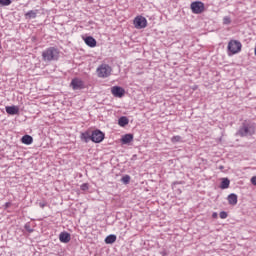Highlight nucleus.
<instances>
[{
	"mask_svg": "<svg viewBox=\"0 0 256 256\" xmlns=\"http://www.w3.org/2000/svg\"><path fill=\"white\" fill-rule=\"evenodd\" d=\"M255 129V123L245 120L240 126L237 135H239V137H251L252 135H255Z\"/></svg>",
	"mask_w": 256,
	"mask_h": 256,
	"instance_id": "obj_1",
	"label": "nucleus"
},
{
	"mask_svg": "<svg viewBox=\"0 0 256 256\" xmlns=\"http://www.w3.org/2000/svg\"><path fill=\"white\" fill-rule=\"evenodd\" d=\"M59 48L57 47H49L42 52V60L45 63H51V61H59L60 55Z\"/></svg>",
	"mask_w": 256,
	"mask_h": 256,
	"instance_id": "obj_2",
	"label": "nucleus"
},
{
	"mask_svg": "<svg viewBox=\"0 0 256 256\" xmlns=\"http://www.w3.org/2000/svg\"><path fill=\"white\" fill-rule=\"evenodd\" d=\"M111 71L113 70L111 69V66H109V64H101L97 68L98 77H101L102 79L109 77V75H111Z\"/></svg>",
	"mask_w": 256,
	"mask_h": 256,
	"instance_id": "obj_3",
	"label": "nucleus"
},
{
	"mask_svg": "<svg viewBox=\"0 0 256 256\" xmlns=\"http://www.w3.org/2000/svg\"><path fill=\"white\" fill-rule=\"evenodd\" d=\"M242 47H243V45L241 44V42L237 41V40H231L228 43V51H230V53L232 55L239 53V51H241Z\"/></svg>",
	"mask_w": 256,
	"mask_h": 256,
	"instance_id": "obj_4",
	"label": "nucleus"
},
{
	"mask_svg": "<svg viewBox=\"0 0 256 256\" xmlns=\"http://www.w3.org/2000/svg\"><path fill=\"white\" fill-rule=\"evenodd\" d=\"M190 9L195 15H200V13H203V11H205V4L201 1H195L191 3Z\"/></svg>",
	"mask_w": 256,
	"mask_h": 256,
	"instance_id": "obj_5",
	"label": "nucleus"
},
{
	"mask_svg": "<svg viewBox=\"0 0 256 256\" xmlns=\"http://www.w3.org/2000/svg\"><path fill=\"white\" fill-rule=\"evenodd\" d=\"M103 139H105V133H103L101 130L96 129L92 131L91 141H93V143H101Z\"/></svg>",
	"mask_w": 256,
	"mask_h": 256,
	"instance_id": "obj_6",
	"label": "nucleus"
},
{
	"mask_svg": "<svg viewBox=\"0 0 256 256\" xmlns=\"http://www.w3.org/2000/svg\"><path fill=\"white\" fill-rule=\"evenodd\" d=\"M134 26L136 29H145V27H147V18L143 16H137L134 19Z\"/></svg>",
	"mask_w": 256,
	"mask_h": 256,
	"instance_id": "obj_7",
	"label": "nucleus"
},
{
	"mask_svg": "<svg viewBox=\"0 0 256 256\" xmlns=\"http://www.w3.org/2000/svg\"><path fill=\"white\" fill-rule=\"evenodd\" d=\"M70 87H72L74 91H79L81 89H85V83L79 78H74L70 83Z\"/></svg>",
	"mask_w": 256,
	"mask_h": 256,
	"instance_id": "obj_8",
	"label": "nucleus"
},
{
	"mask_svg": "<svg viewBox=\"0 0 256 256\" xmlns=\"http://www.w3.org/2000/svg\"><path fill=\"white\" fill-rule=\"evenodd\" d=\"M111 93L114 97H124L125 96V89L121 86H114L111 88Z\"/></svg>",
	"mask_w": 256,
	"mask_h": 256,
	"instance_id": "obj_9",
	"label": "nucleus"
},
{
	"mask_svg": "<svg viewBox=\"0 0 256 256\" xmlns=\"http://www.w3.org/2000/svg\"><path fill=\"white\" fill-rule=\"evenodd\" d=\"M84 43L88 47H97V40H95L93 36H87L86 38H84Z\"/></svg>",
	"mask_w": 256,
	"mask_h": 256,
	"instance_id": "obj_10",
	"label": "nucleus"
},
{
	"mask_svg": "<svg viewBox=\"0 0 256 256\" xmlns=\"http://www.w3.org/2000/svg\"><path fill=\"white\" fill-rule=\"evenodd\" d=\"M59 239L61 243H69V241H71V234H69V232H61Z\"/></svg>",
	"mask_w": 256,
	"mask_h": 256,
	"instance_id": "obj_11",
	"label": "nucleus"
},
{
	"mask_svg": "<svg viewBox=\"0 0 256 256\" xmlns=\"http://www.w3.org/2000/svg\"><path fill=\"white\" fill-rule=\"evenodd\" d=\"M8 115H19V106H6Z\"/></svg>",
	"mask_w": 256,
	"mask_h": 256,
	"instance_id": "obj_12",
	"label": "nucleus"
},
{
	"mask_svg": "<svg viewBox=\"0 0 256 256\" xmlns=\"http://www.w3.org/2000/svg\"><path fill=\"white\" fill-rule=\"evenodd\" d=\"M117 241V236L115 234H110L105 238L106 245H113Z\"/></svg>",
	"mask_w": 256,
	"mask_h": 256,
	"instance_id": "obj_13",
	"label": "nucleus"
},
{
	"mask_svg": "<svg viewBox=\"0 0 256 256\" xmlns=\"http://www.w3.org/2000/svg\"><path fill=\"white\" fill-rule=\"evenodd\" d=\"M131 141H133V134H125L121 138L123 145H128V143H131Z\"/></svg>",
	"mask_w": 256,
	"mask_h": 256,
	"instance_id": "obj_14",
	"label": "nucleus"
},
{
	"mask_svg": "<svg viewBox=\"0 0 256 256\" xmlns=\"http://www.w3.org/2000/svg\"><path fill=\"white\" fill-rule=\"evenodd\" d=\"M228 203L229 205H237L238 197L237 194L232 193L228 195Z\"/></svg>",
	"mask_w": 256,
	"mask_h": 256,
	"instance_id": "obj_15",
	"label": "nucleus"
},
{
	"mask_svg": "<svg viewBox=\"0 0 256 256\" xmlns=\"http://www.w3.org/2000/svg\"><path fill=\"white\" fill-rule=\"evenodd\" d=\"M21 141L24 145H31L33 143V137L26 134L21 138Z\"/></svg>",
	"mask_w": 256,
	"mask_h": 256,
	"instance_id": "obj_16",
	"label": "nucleus"
},
{
	"mask_svg": "<svg viewBox=\"0 0 256 256\" xmlns=\"http://www.w3.org/2000/svg\"><path fill=\"white\" fill-rule=\"evenodd\" d=\"M118 125H120V127H126V125H129V118H127V116L120 117L118 120Z\"/></svg>",
	"mask_w": 256,
	"mask_h": 256,
	"instance_id": "obj_17",
	"label": "nucleus"
},
{
	"mask_svg": "<svg viewBox=\"0 0 256 256\" xmlns=\"http://www.w3.org/2000/svg\"><path fill=\"white\" fill-rule=\"evenodd\" d=\"M230 184H231V181L229 180V178H223L220 184V189H229Z\"/></svg>",
	"mask_w": 256,
	"mask_h": 256,
	"instance_id": "obj_18",
	"label": "nucleus"
},
{
	"mask_svg": "<svg viewBox=\"0 0 256 256\" xmlns=\"http://www.w3.org/2000/svg\"><path fill=\"white\" fill-rule=\"evenodd\" d=\"M81 139L82 141H84L85 143H89V141H91V133L86 131L84 133L81 134Z\"/></svg>",
	"mask_w": 256,
	"mask_h": 256,
	"instance_id": "obj_19",
	"label": "nucleus"
},
{
	"mask_svg": "<svg viewBox=\"0 0 256 256\" xmlns=\"http://www.w3.org/2000/svg\"><path fill=\"white\" fill-rule=\"evenodd\" d=\"M25 15L28 19H35L37 17V10H30Z\"/></svg>",
	"mask_w": 256,
	"mask_h": 256,
	"instance_id": "obj_20",
	"label": "nucleus"
},
{
	"mask_svg": "<svg viewBox=\"0 0 256 256\" xmlns=\"http://www.w3.org/2000/svg\"><path fill=\"white\" fill-rule=\"evenodd\" d=\"M122 183H124V185H129L130 181H131V176L129 175H125L121 178Z\"/></svg>",
	"mask_w": 256,
	"mask_h": 256,
	"instance_id": "obj_21",
	"label": "nucleus"
},
{
	"mask_svg": "<svg viewBox=\"0 0 256 256\" xmlns=\"http://www.w3.org/2000/svg\"><path fill=\"white\" fill-rule=\"evenodd\" d=\"M12 1L11 0H0V7H7L11 5Z\"/></svg>",
	"mask_w": 256,
	"mask_h": 256,
	"instance_id": "obj_22",
	"label": "nucleus"
},
{
	"mask_svg": "<svg viewBox=\"0 0 256 256\" xmlns=\"http://www.w3.org/2000/svg\"><path fill=\"white\" fill-rule=\"evenodd\" d=\"M181 139H182L181 136L177 135V136H173L171 138V141L172 143H180Z\"/></svg>",
	"mask_w": 256,
	"mask_h": 256,
	"instance_id": "obj_23",
	"label": "nucleus"
},
{
	"mask_svg": "<svg viewBox=\"0 0 256 256\" xmlns=\"http://www.w3.org/2000/svg\"><path fill=\"white\" fill-rule=\"evenodd\" d=\"M223 24L224 25H231V17L226 16L223 18Z\"/></svg>",
	"mask_w": 256,
	"mask_h": 256,
	"instance_id": "obj_24",
	"label": "nucleus"
},
{
	"mask_svg": "<svg viewBox=\"0 0 256 256\" xmlns=\"http://www.w3.org/2000/svg\"><path fill=\"white\" fill-rule=\"evenodd\" d=\"M24 228H25L26 231H28V233H33V229L31 228V224L26 223Z\"/></svg>",
	"mask_w": 256,
	"mask_h": 256,
	"instance_id": "obj_25",
	"label": "nucleus"
},
{
	"mask_svg": "<svg viewBox=\"0 0 256 256\" xmlns=\"http://www.w3.org/2000/svg\"><path fill=\"white\" fill-rule=\"evenodd\" d=\"M81 191H88L89 190V184L84 183L80 186Z\"/></svg>",
	"mask_w": 256,
	"mask_h": 256,
	"instance_id": "obj_26",
	"label": "nucleus"
},
{
	"mask_svg": "<svg viewBox=\"0 0 256 256\" xmlns=\"http://www.w3.org/2000/svg\"><path fill=\"white\" fill-rule=\"evenodd\" d=\"M228 214L225 211L220 212V219H227Z\"/></svg>",
	"mask_w": 256,
	"mask_h": 256,
	"instance_id": "obj_27",
	"label": "nucleus"
},
{
	"mask_svg": "<svg viewBox=\"0 0 256 256\" xmlns=\"http://www.w3.org/2000/svg\"><path fill=\"white\" fill-rule=\"evenodd\" d=\"M39 207H41V209H44L45 207H47V202H39Z\"/></svg>",
	"mask_w": 256,
	"mask_h": 256,
	"instance_id": "obj_28",
	"label": "nucleus"
},
{
	"mask_svg": "<svg viewBox=\"0 0 256 256\" xmlns=\"http://www.w3.org/2000/svg\"><path fill=\"white\" fill-rule=\"evenodd\" d=\"M251 183H252V185H256V176H253L251 178Z\"/></svg>",
	"mask_w": 256,
	"mask_h": 256,
	"instance_id": "obj_29",
	"label": "nucleus"
},
{
	"mask_svg": "<svg viewBox=\"0 0 256 256\" xmlns=\"http://www.w3.org/2000/svg\"><path fill=\"white\" fill-rule=\"evenodd\" d=\"M218 215H219V214H217V212H213L212 218H213V219H217Z\"/></svg>",
	"mask_w": 256,
	"mask_h": 256,
	"instance_id": "obj_30",
	"label": "nucleus"
},
{
	"mask_svg": "<svg viewBox=\"0 0 256 256\" xmlns=\"http://www.w3.org/2000/svg\"><path fill=\"white\" fill-rule=\"evenodd\" d=\"M5 207L7 208V207H11V203L10 202H7L6 204H5Z\"/></svg>",
	"mask_w": 256,
	"mask_h": 256,
	"instance_id": "obj_31",
	"label": "nucleus"
},
{
	"mask_svg": "<svg viewBox=\"0 0 256 256\" xmlns=\"http://www.w3.org/2000/svg\"><path fill=\"white\" fill-rule=\"evenodd\" d=\"M220 169H223V166H220Z\"/></svg>",
	"mask_w": 256,
	"mask_h": 256,
	"instance_id": "obj_32",
	"label": "nucleus"
}]
</instances>
